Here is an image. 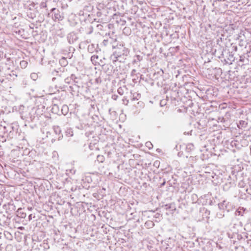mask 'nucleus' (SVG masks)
<instances>
[{"label": "nucleus", "mask_w": 251, "mask_h": 251, "mask_svg": "<svg viewBox=\"0 0 251 251\" xmlns=\"http://www.w3.org/2000/svg\"><path fill=\"white\" fill-rule=\"evenodd\" d=\"M53 18H54L55 20H57L58 21H61L63 19V16L62 14H61L59 10H56V12L54 13V16Z\"/></svg>", "instance_id": "f03ea898"}, {"label": "nucleus", "mask_w": 251, "mask_h": 251, "mask_svg": "<svg viewBox=\"0 0 251 251\" xmlns=\"http://www.w3.org/2000/svg\"><path fill=\"white\" fill-rule=\"evenodd\" d=\"M97 160L100 162H103L104 160V157L102 155H99L97 156Z\"/></svg>", "instance_id": "1a4fd4ad"}, {"label": "nucleus", "mask_w": 251, "mask_h": 251, "mask_svg": "<svg viewBox=\"0 0 251 251\" xmlns=\"http://www.w3.org/2000/svg\"><path fill=\"white\" fill-rule=\"evenodd\" d=\"M54 131L56 134H58L59 135L61 133L60 128L58 126L54 127Z\"/></svg>", "instance_id": "9b49d317"}, {"label": "nucleus", "mask_w": 251, "mask_h": 251, "mask_svg": "<svg viewBox=\"0 0 251 251\" xmlns=\"http://www.w3.org/2000/svg\"><path fill=\"white\" fill-rule=\"evenodd\" d=\"M91 60L93 64L96 65L97 64H100V61L101 60L100 59L99 56L97 55H93L91 57Z\"/></svg>", "instance_id": "f257e3e1"}, {"label": "nucleus", "mask_w": 251, "mask_h": 251, "mask_svg": "<svg viewBox=\"0 0 251 251\" xmlns=\"http://www.w3.org/2000/svg\"><path fill=\"white\" fill-rule=\"evenodd\" d=\"M64 35V34L62 35V33H61V37H63Z\"/></svg>", "instance_id": "a878e982"}, {"label": "nucleus", "mask_w": 251, "mask_h": 251, "mask_svg": "<svg viewBox=\"0 0 251 251\" xmlns=\"http://www.w3.org/2000/svg\"><path fill=\"white\" fill-rule=\"evenodd\" d=\"M165 207L167 210L171 209L173 212L175 211L176 209L175 204L174 203L167 204L165 205Z\"/></svg>", "instance_id": "7ed1b4c3"}, {"label": "nucleus", "mask_w": 251, "mask_h": 251, "mask_svg": "<svg viewBox=\"0 0 251 251\" xmlns=\"http://www.w3.org/2000/svg\"><path fill=\"white\" fill-rule=\"evenodd\" d=\"M146 147H148L149 149H151L153 146L150 142H148L146 143Z\"/></svg>", "instance_id": "4468645a"}, {"label": "nucleus", "mask_w": 251, "mask_h": 251, "mask_svg": "<svg viewBox=\"0 0 251 251\" xmlns=\"http://www.w3.org/2000/svg\"><path fill=\"white\" fill-rule=\"evenodd\" d=\"M143 59V56L140 55H136L133 61V63H137Z\"/></svg>", "instance_id": "39448f33"}, {"label": "nucleus", "mask_w": 251, "mask_h": 251, "mask_svg": "<svg viewBox=\"0 0 251 251\" xmlns=\"http://www.w3.org/2000/svg\"><path fill=\"white\" fill-rule=\"evenodd\" d=\"M55 10H56V9H55V8H52V9H51V12H53V11H55Z\"/></svg>", "instance_id": "4be33fe9"}, {"label": "nucleus", "mask_w": 251, "mask_h": 251, "mask_svg": "<svg viewBox=\"0 0 251 251\" xmlns=\"http://www.w3.org/2000/svg\"><path fill=\"white\" fill-rule=\"evenodd\" d=\"M21 217L23 218H24L26 217V214L25 213H22Z\"/></svg>", "instance_id": "f3484780"}, {"label": "nucleus", "mask_w": 251, "mask_h": 251, "mask_svg": "<svg viewBox=\"0 0 251 251\" xmlns=\"http://www.w3.org/2000/svg\"><path fill=\"white\" fill-rule=\"evenodd\" d=\"M165 184V181H164L162 184H161V186H163Z\"/></svg>", "instance_id": "5701e85b"}, {"label": "nucleus", "mask_w": 251, "mask_h": 251, "mask_svg": "<svg viewBox=\"0 0 251 251\" xmlns=\"http://www.w3.org/2000/svg\"><path fill=\"white\" fill-rule=\"evenodd\" d=\"M32 207H30V208H28V209H29L30 210H32Z\"/></svg>", "instance_id": "cd10ccee"}, {"label": "nucleus", "mask_w": 251, "mask_h": 251, "mask_svg": "<svg viewBox=\"0 0 251 251\" xmlns=\"http://www.w3.org/2000/svg\"><path fill=\"white\" fill-rule=\"evenodd\" d=\"M145 225L149 227H151L154 226V223L151 221H149L145 223Z\"/></svg>", "instance_id": "9d476101"}, {"label": "nucleus", "mask_w": 251, "mask_h": 251, "mask_svg": "<svg viewBox=\"0 0 251 251\" xmlns=\"http://www.w3.org/2000/svg\"><path fill=\"white\" fill-rule=\"evenodd\" d=\"M22 209L21 208H19L18 209V212H19L20 210H21Z\"/></svg>", "instance_id": "393cba45"}, {"label": "nucleus", "mask_w": 251, "mask_h": 251, "mask_svg": "<svg viewBox=\"0 0 251 251\" xmlns=\"http://www.w3.org/2000/svg\"><path fill=\"white\" fill-rule=\"evenodd\" d=\"M136 70L135 69H133V70H132V71H131V75L132 76H133V75H135V74L136 73Z\"/></svg>", "instance_id": "dca6fc26"}, {"label": "nucleus", "mask_w": 251, "mask_h": 251, "mask_svg": "<svg viewBox=\"0 0 251 251\" xmlns=\"http://www.w3.org/2000/svg\"><path fill=\"white\" fill-rule=\"evenodd\" d=\"M67 111H66L65 113H64V112H62V114H63L64 115H65L66 114H67Z\"/></svg>", "instance_id": "bb28decb"}, {"label": "nucleus", "mask_w": 251, "mask_h": 251, "mask_svg": "<svg viewBox=\"0 0 251 251\" xmlns=\"http://www.w3.org/2000/svg\"><path fill=\"white\" fill-rule=\"evenodd\" d=\"M117 91L118 94H120V95H123L124 94V90L121 87L119 88L118 89Z\"/></svg>", "instance_id": "f8f14e48"}, {"label": "nucleus", "mask_w": 251, "mask_h": 251, "mask_svg": "<svg viewBox=\"0 0 251 251\" xmlns=\"http://www.w3.org/2000/svg\"><path fill=\"white\" fill-rule=\"evenodd\" d=\"M60 138H61V136H59V137H58V140H60Z\"/></svg>", "instance_id": "c756f323"}, {"label": "nucleus", "mask_w": 251, "mask_h": 251, "mask_svg": "<svg viewBox=\"0 0 251 251\" xmlns=\"http://www.w3.org/2000/svg\"><path fill=\"white\" fill-rule=\"evenodd\" d=\"M63 108L67 110H68V107L66 105H63Z\"/></svg>", "instance_id": "aec40b11"}, {"label": "nucleus", "mask_w": 251, "mask_h": 251, "mask_svg": "<svg viewBox=\"0 0 251 251\" xmlns=\"http://www.w3.org/2000/svg\"><path fill=\"white\" fill-rule=\"evenodd\" d=\"M93 48H94L93 45H89L88 47V50L89 51L92 52L93 51Z\"/></svg>", "instance_id": "2eb2a0df"}, {"label": "nucleus", "mask_w": 251, "mask_h": 251, "mask_svg": "<svg viewBox=\"0 0 251 251\" xmlns=\"http://www.w3.org/2000/svg\"><path fill=\"white\" fill-rule=\"evenodd\" d=\"M226 201H223V202L218 204L219 207L220 209L226 210Z\"/></svg>", "instance_id": "423d86ee"}, {"label": "nucleus", "mask_w": 251, "mask_h": 251, "mask_svg": "<svg viewBox=\"0 0 251 251\" xmlns=\"http://www.w3.org/2000/svg\"><path fill=\"white\" fill-rule=\"evenodd\" d=\"M42 6L44 7H46V4H44V3H42Z\"/></svg>", "instance_id": "412c9836"}, {"label": "nucleus", "mask_w": 251, "mask_h": 251, "mask_svg": "<svg viewBox=\"0 0 251 251\" xmlns=\"http://www.w3.org/2000/svg\"><path fill=\"white\" fill-rule=\"evenodd\" d=\"M66 135L68 137H71L73 136V132L71 129H68L66 131Z\"/></svg>", "instance_id": "6e6552de"}, {"label": "nucleus", "mask_w": 251, "mask_h": 251, "mask_svg": "<svg viewBox=\"0 0 251 251\" xmlns=\"http://www.w3.org/2000/svg\"><path fill=\"white\" fill-rule=\"evenodd\" d=\"M31 78L33 80H36L37 77V75L35 73H32L30 75Z\"/></svg>", "instance_id": "ddd939ff"}, {"label": "nucleus", "mask_w": 251, "mask_h": 251, "mask_svg": "<svg viewBox=\"0 0 251 251\" xmlns=\"http://www.w3.org/2000/svg\"><path fill=\"white\" fill-rule=\"evenodd\" d=\"M226 204L225 206L226 210L227 211H229L230 210L232 209L233 208V205L232 203L229 201H226Z\"/></svg>", "instance_id": "20e7f679"}, {"label": "nucleus", "mask_w": 251, "mask_h": 251, "mask_svg": "<svg viewBox=\"0 0 251 251\" xmlns=\"http://www.w3.org/2000/svg\"><path fill=\"white\" fill-rule=\"evenodd\" d=\"M3 55V52L0 51V57H1V55Z\"/></svg>", "instance_id": "b1692460"}, {"label": "nucleus", "mask_w": 251, "mask_h": 251, "mask_svg": "<svg viewBox=\"0 0 251 251\" xmlns=\"http://www.w3.org/2000/svg\"><path fill=\"white\" fill-rule=\"evenodd\" d=\"M19 228H20V229H23V227H19Z\"/></svg>", "instance_id": "c85d7f7f"}, {"label": "nucleus", "mask_w": 251, "mask_h": 251, "mask_svg": "<svg viewBox=\"0 0 251 251\" xmlns=\"http://www.w3.org/2000/svg\"><path fill=\"white\" fill-rule=\"evenodd\" d=\"M32 214H30L28 216V220L30 221L32 219Z\"/></svg>", "instance_id": "6ab92c4d"}, {"label": "nucleus", "mask_w": 251, "mask_h": 251, "mask_svg": "<svg viewBox=\"0 0 251 251\" xmlns=\"http://www.w3.org/2000/svg\"><path fill=\"white\" fill-rule=\"evenodd\" d=\"M27 62L25 60H22L20 62V65L22 68H25L27 65Z\"/></svg>", "instance_id": "0eeeda50"}, {"label": "nucleus", "mask_w": 251, "mask_h": 251, "mask_svg": "<svg viewBox=\"0 0 251 251\" xmlns=\"http://www.w3.org/2000/svg\"><path fill=\"white\" fill-rule=\"evenodd\" d=\"M117 97H118V96L117 95H114L112 96V99L113 100H116L117 99Z\"/></svg>", "instance_id": "a211bd4d"}]
</instances>
